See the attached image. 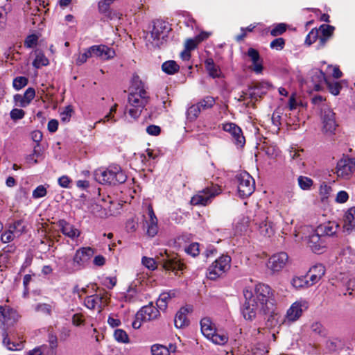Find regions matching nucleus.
<instances>
[{
    "label": "nucleus",
    "instance_id": "13d9d810",
    "mask_svg": "<svg viewBox=\"0 0 355 355\" xmlns=\"http://www.w3.org/2000/svg\"><path fill=\"white\" fill-rule=\"evenodd\" d=\"M49 63L48 59L43 55H37L33 61V66L40 68L41 66H46Z\"/></svg>",
    "mask_w": 355,
    "mask_h": 355
},
{
    "label": "nucleus",
    "instance_id": "a18cd8bd",
    "mask_svg": "<svg viewBox=\"0 0 355 355\" xmlns=\"http://www.w3.org/2000/svg\"><path fill=\"white\" fill-rule=\"evenodd\" d=\"M298 184L304 190L309 189L313 184V180L307 177L300 176L298 178Z\"/></svg>",
    "mask_w": 355,
    "mask_h": 355
},
{
    "label": "nucleus",
    "instance_id": "39448f33",
    "mask_svg": "<svg viewBox=\"0 0 355 355\" xmlns=\"http://www.w3.org/2000/svg\"><path fill=\"white\" fill-rule=\"evenodd\" d=\"M221 189L218 185H211L205 189L199 191L197 194L194 195L191 200V203L196 206H206L211 203L212 199L215 196L220 194Z\"/></svg>",
    "mask_w": 355,
    "mask_h": 355
},
{
    "label": "nucleus",
    "instance_id": "f704fd0d",
    "mask_svg": "<svg viewBox=\"0 0 355 355\" xmlns=\"http://www.w3.org/2000/svg\"><path fill=\"white\" fill-rule=\"evenodd\" d=\"M187 310L184 308L180 309V310L176 313L174 323L177 328L183 327L187 323Z\"/></svg>",
    "mask_w": 355,
    "mask_h": 355
},
{
    "label": "nucleus",
    "instance_id": "5701e85b",
    "mask_svg": "<svg viewBox=\"0 0 355 355\" xmlns=\"http://www.w3.org/2000/svg\"><path fill=\"white\" fill-rule=\"evenodd\" d=\"M339 227L338 224L335 221H329L323 224H320L315 230L320 236L326 237L327 239L329 236H334L338 231Z\"/></svg>",
    "mask_w": 355,
    "mask_h": 355
},
{
    "label": "nucleus",
    "instance_id": "72a5a7b5",
    "mask_svg": "<svg viewBox=\"0 0 355 355\" xmlns=\"http://www.w3.org/2000/svg\"><path fill=\"white\" fill-rule=\"evenodd\" d=\"M180 67L174 60H168L162 65V69L167 74H174L179 71Z\"/></svg>",
    "mask_w": 355,
    "mask_h": 355
},
{
    "label": "nucleus",
    "instance_id": "69168bd1",
    "mask_svg": "<svg viewBox=\"0 0 355 355\" xmlns=\"http://www.w3.org/2000/svg\"><path fill=\"white\" fill-rule=\"evenodd\" d=\"M35 96V91L32 87H28L23 95V98L27 101L28 105Z\"/></svg>",
    "mask_w": 355,
    "mask_h": 355
},
{
    "label": "nucleus",
    "instance_id": "0eeeda50",
    "mask_svg": "<svg viewBox=\"0 0 355 355\" xmlns=\"http://www.w3.org/2000/svg\"><path fill=\"white\" fill-rule=\"evenodd\" d=\"M321 120L322 132L327 135H334L338 124L336 119V114L327 105H324L321 109Z\"/></svg>",
    "mask_w": 355,
    "mask_h": 355
},
{
    "label": "nucleus",
    "instance_id": "e2e57ef3",
    "mask_svg": "<svg viewBox=\"0 0 355 355\" xmlns=\"http://www.w3.org/2000/svg\"><path fill=\"white\" fill-rule=\"evenodd\" d=\"M46 195V189L43 185H40L36 187L33 191V198H40Z\"/></svg>",
    "mask_w": 355,
    "mask_h": 355
},
{
    "label": "nucleus",
    "instance_id": "c03bdc74",
    "mask_svg": "<svg viewBox=\"0 0 355 355\" xmlns=\"http://www.w3.org/2000/svg\"><path fill=\"white\" fill-rule=\"evenodd\" d=\"M153 355H169L168 349L161 345H154L151 347Z\"/></svg>",
    "mask_w": 355,
    "mask_h": 355
},
{
    "label": "nucleus",
    "instance_id": "c85d7f7f",
    "mask_svg": "<svg viewBox=\"0 0 355 355\" xmlns=\"http://www.w3.org/2000/svg\"><path fill=\"white\" fill-rule=\"evenodd\" d=\"M130 92H137L143 94V95L148 94L144 88V83L140 79L137 74H134L131 80Z\"/></svg>",
    "mask_w": 355,
    "mask_h": 355
},
{
    "label": "nucleus",
    "instance_id": "bb28decb",
    "mask_svg": "<svg viewBox=\"0 0 355 355\" xmlns=\"http://www.w3.org/2000/svg\"><path fill=\"white\" fill-rule=\"evenodd\" d=\"M343 220L345 232L349 233L355 229V207L349 208L345 212Z\"/></svg>",
    "mask_w": 355,
    "mask_h": 355
},
{
    "label": "nucleus",
    "instance_id": "052dcab7",
    "mask_svg": "<svg viewBox=\"0 0 355 355\" xmlns=\"http://www.w3.org/2000/svg\"><path fill=\"white\" fill-rule=\"evenodd\" d=\"M268 352L263 344H258L252 349V355H266Z\"/></svg>",
    "mask_w": 355,
    "mask_h": 355
},
{
    "label": "nucleus",
    "instance_id": "a19ab883",
    "mask_svg": "<svg viewBox=\"0 0 355 355\" xmlns=\"http://www.w3.org/2000/svg\"><path fill=\"white\" fill-rule=\"evenodd\" d=\"M114 338L120 343H127L129 342V338L127 333L121 329H117L114 332Z\"/></svg>",
    "mask_w": 355,
    "mask_h": 355
},
{
    "label": "nucleus",
    "instance_id": "c9c22d12",
    "mask_svg": "<svg viewBox=\"0 0 355 355\" xmlns=\"http://www.w3.org/2000/svg\"><path fill=\"white\" fill-rule=\"evenodd\" d=\"M215 98L210 96H207L201 99L196 104L200 108V112L211 108L215 105Z\"/></svg>",
    "mask_w": 355,
    "mask_h": 355
},
{
    "label": "nucleus",
    "instance_id": "4be33fe9",
    "mask_svg": "<svg viewBox=\"0 0 355 355\" xmlns=\"http://www.w3.org/2000/svg\"><path fill=\"white\" fill-rule=\"evenodd\" d=\"M57 225L62 233L72 240L78 238L80 235V231L65 220H59Z\"/></svg>",
    "mask_w": 355,
    "mask_h": 355
},
{
    "label": "nucleus",
    "instance_id": "58836bf2",
    "mask_svg": "<svg viewBox=\"0 0 355 355\" xmlns=\"http://www.w3.org/2000/svg\"><path fill=\"white\" fill-rule=\"evenodd\" d=\"M292 284L297 288H301L304 287H308L312 286L310 281L306 279V277H297L293 279Z\"/></svg>",
    "mask_w": 355,
    "mask_h": 355
},
{
    "label": "nucleus",
    "instance_id": "2f4dec72",
    "mask_svg": "<svg viewBox=\"0 0 355 355\" xmlns=\"http://www.w3.org/2000/svg\"><path fill=\"white\" fill-rule=\"evenodd\" d=\"M174 296V293L168 292L161 293L156 303L158 309L165 310L167 307L168 302Z\"/></svg>",
    "mask_w": 355,
    "mask_h": 355
},
{
    "label": "nucleus",
    "instance_id": "79ce46f5",
    "mask_svg": "<svg viewBox=\"0 0 355 355\" xmlns=\"http://www.w3.org/2000/svg\"><path fill=\"white\" fill-rule=\"evenodd\" d=\"M329 92L334 96L339 94L342 86L339 82L327 80L326 83Z\"/></svg>",
    "mask_w": 355,
    "mask_h": 355
},
{
    "label": "nucleus",
    "instance_id": "7ed1b4c3",
    "mask_svg": "<svg viewBox=\"0 0 355 355\" xmlns=\"http://www.w3.org/2000/svg\"><path fill=\"white\" fill-rule=\"evenodd\" d=\"M200 326L202 334L213 343L224 345L227 342L228 337L225 334L216 332L210 318H202L200 321Z\"/></svg>",
    "mask_w": 355,
    "mask_h": 355
},
{
    "label": "nucleus",
    "instance_id": "6e6d98bb",
    "mask_svg": "<svg viewBox=\"0 0 355 355\" xmlns=\"http://www.w3.org/2000/svg\"><path fill=\"white\" fill-rule=\"evenodd\" d=\"M141 262L144 266H145L147 268L152 270H155L157 267L155 260L153 258L144 257L142 258Z\"/></svg>",
    "mask_w": 355,
    "mask_h": 355
},
{
    "label": "nucleus",
    "instance_id": "423d86ee",
    "mask_svg": "<svg viewBox=\"0 0 355 355\" xmlns=\"http://www.w3.org/2000/svg\"><path fill=\"white\" fill-rule=\"evenodd\" d=\"M267 213L260 210L256 213L253 219V223L260 234L270 237L275 234L273 223L268 220Z\"/></svg>",
    "mask_w": 355,
    "mask_h": 355
},
{
    "label": "nucleus",
    "instance_id": "6e6552de",
    "mask_svg": "<svg viewBox=\"0 0 355 355\" xmlns=\"http://www.w3.org/2000/svg\"><path fill=\"white\" fill-rule=\"evenodd\" d=\"M238 193L240 197L247 198L252 194L255 189V182L252 177L244 172L236 176Z\"/></svg>",
    "mask_w": 355,
    "mask_h": 355
},
{
    "label": "nucleus",
    "instance_id": "ea45409f",
    "mask_svg": "<svg viewBox=\"0 0 355 355\" xmlns=\"http://www.w3.org/2000/svg\"><path fill=\"white\" fill-rule=\"evenodd\" d=\"M200 110L197 104L190 106L187 111V119L190 121H194L200 113Z\"/></svg>",
    "mask_w": 355,
    "mask_h": 355
},
{
    "label": "nucleus",
    "instance_id": "2eb2a0df",
    "mask_svg": "<svg viewBox=\"0 0 355 355\" xmlns=\"http://www.w3.org/2000/svg\"><path fill=\"white\" fill-rule=\"evenodd\" d=\"M309 307L308 302L306 300H299L293 303L286 312V318L289 322L297 320L302 315L303 312Z\"/></svg>",
    "mask_w": 355,
    "mask_h": 355
},
{
    "label": "nucleus",
    "instance_id": "473e14b6",
    "mask_svg": "<svg viewBox=\"0 0 355 355\" xmlns=\"http://www.w3.org/2000/svg\"><path fill=\"white\" fill-rule=\"evenodd\" d=\"M309 329L311 334L314 336H325L327 334L325 328L318 321L311 322Z\"/></svg>",
    "mask_w": 355,
    "mask_h": 355
},
{
    "label": "nucleus",
    "instance_id": "7c9ffc66",
    "mask_svg": "<svg viewBox=\"0 0 355 355\" xmlns=\"http://www.w3.org/2000/svg\"><path fill=\"white\" fill-rule=\"evenodd\" d=\"M3 344L7 347L9 350H21L24 348V343L23 341L19 342H11L10 339L8 338V335L6 331L3 333Z\"/></svg>",
    "mask_w": 355,
    "mask_h": 355
},
{
    "label": "nucleus",
    "instance_id": "ddd939ff",
    "mask_svg": "<svg viewBox=\"0 0 355 355\" xmlns=\"http://www.w3.org/2000/svg\"><path fill=\"white\" fill-rule=\"evenodd\" d=\"M109 299L107 294H94L86 297L84 304L89 309H98V312H101L103 307L107 304Z\"/></svg>",
    "mask_w": 355,
    "mask_h": 355
},
{
    "label": "nucleus",
    "instance_id": "393cba45",
    "mask_svg": "<svg viewBox=\"0 0 355 355\" xmlns=\"http://www.w3.org/2000/svg\"><path fill=\"white\" fill-rule=\"evenodd\" d=\"M129 106H137L144 108L149 101L148 94L143 95L137 92H130L128 95Z\"/></svg>",
    "mask_w": 355,
    "mask_h": 355
},
{
    "label": "nucleus",
    "instance_id": "dca6fc26",
    "mask_svg": "<svg viewBox=\"0 0 355 355\" xmlns=\"http://www.w3.org/2000/svg\"><path fill=\"white\" fill-rule=\"evenodd\" d=\"M308 244L313 252L320 254L327 248V240L326 237L320 236L314 230L309 236Z\"/></svg>",
    "mask_w": 355,
    "mask_h": 355
},
{
    "label": "nucleus",
    "instance_id": "4468645a",
    "mask_svg": "<svg viewBox=\"0 0 355 355\" xmlns=\"http://www.w3.org/2000/svg\"><path fill=\"white\" fill-rule=\"evenodd\" d=\"M270 84L266 81L252 82L248 87L249 98L258 101L265 95L270 87Z\"/></svg>",
    "mask_w": 355,
    "mask_h": 355
},
{
    "label": "nucleus",
    "instance_id": "a878e982",
    "mask_svg": "<svg viewBox=\"0 0 355 355\" xmlns=\"http://www.w3.org/2000/svg\"><path fill=\"white\" fill-rule=\"evenodd\" d=\"M325 268L321 264H315L310 268L307 276L309 277L311 284L313 285L317 283L324 275Z\"/></svg>",
    "mask_w": 355,
    "mask_h": 355
},
{
    "label": "nucleus",
    "instance_id": "1a4fd4ad",
    "mask_svg": "<svg viewBox=\"0 0 355 355\" xmlns=\"http://www.w3.org/2000/svg\"><path fill=\"white\" fill-rule=\"evenodd\" d=\"M171 30L168 24L162 20H156L153 22V28L151 31L152 43L155 46L159 47L168 36Z\"/></svg>",
    "mask_w": 355,
    "mask_h": 355
},
{
    "label": "nucleus",
    "instance_id": "4c0bfd02",
    "mask_svg": "<svg viewBox=\"0 0 355 355\" xmlns=\"http://www.w3.org/2000/svg\"><path fill=\"white\" fill-rule=\"evenodd\" d=\"M342 261L347 263L355 264V252L351 248H347L342 252Z\"/></svg>",
    "mask_w": 355,
    "mask_h": 355
},
{
    "label": "nucleus",
    "instance_id": "774afa93",
    "mask_svg": "<svg viewBox=\"0 0 355 355\" xmlns=\"http://www.w3.org/2000/svg\"><path fill=\"white\" fill-rule=\"evenodd\" d=\"M146 132L150 135L157 136L160 134L161 128L158 125H150L146 128Z\"/></svg>",
    "mask_w": 355,
    "mask_h": 355
},
{
    "label": "nucleus",
    "instance_id": "864d4df0",
    "mask_svg": "<svg viewBox=\"0 0 355 355\" xmlns=\"http://www.w3.org/2000/svg\"><path fill=\"white\" fill-rule=\"evenodd\" d=\"M143 109V107L137 106H130V107L127 108V112L132 119H137L141 115Z\"/></svg>",
    "mask_w": 355,
    "mask_h": 355
},
{
    "label": "nucleus",
    "instance_id": "f3484780",
    "mask_svg": "<svg viewBox=\"0 0 355 355\" xmlns=\"http://www.w3.org/2000/svg\"><path fill=\"white\" fill-rule=\"evenodd\" d=\"M288 260V256L286 252L275 254L269 259L268 267L272 272H279L284 268Z\"/></svg>",
    "mask_w": 355,
    "mask_h": 355
},
{
    "label": "nucleus",
    "instance_id": "338daca9",
    "mask_svg": "<svg viewBox=\"0 0 355 355\" xmlns=\"http://www.w3.org/2000/svg\"><path fill=\"white\" fill-rule=\"evenodd\" d=\"M249 58H250L252 63H255L260 60V55L257 50L250 48L247 53Z\"/></svg>",
    "mask_w": 355,
    "mask_h": 355
},
{
    "label": "nucleus",
    "instance_id": "6ab92c4d",
    "mask_svg": "<svg viewBox=\"0 0 355 355\" xmlns=\"http://www.w3.org/2000/svg\"><path fill=\"white\" fill-rule=\"evenodd\" d=\"M223 129L224 131L231 134L236 145L243 146L245 144V137L243 135L241 128L237 125L234 123H227L223 124Z\"/></svg>",
    "mask_w": 355,
    "mask_h": 355
},
{
    "label": "nucleus",
    "instance_id": "37998d69",
    "mask_svg": "<svg viewBox=\"0 0 355 355\" xmlns=\"http://www.w3.org/2000/svg\"><path fill=\"white\" fill-rule=\"evenodd\" d=\"M93 57V53H92L91 46L87 49H85V52L80 53L77 60L76 64L81 65L85 63L88 58Z\"/></svg>",
    "mask_w": 355,
    "mask_h": 355
},
{
    "label": "nucleus",
    "instance_id": "412c9836",
    "mask_svg": "<svg viewBox=\"0 0 355 355\" xmlns=\"http://www.w3.org/2000/svg\"><path fill=\"white\" fill-rule=\"evenodd\" d=\"M148 216L145 225L146 234L150 237H154L158 232L157 218L150 205L148 207Z\"/></svg>",
    "mask_w": 355,
    "mask_h": 355
},
{
    "label": "nucleus",
    "instance_id": "aec40b11",
    "mask_svg": "<svg viewBox=\"0 0 355 355\" xmlns=\"http://www.w3.org/2000/svg\"><path fill=\"white\" fill-rule=\"evenodd\" d=\"M159 315V311L157 308L150 304L143 306L137 313V318L142 321H150L156 319Z\"/></svg>",
    "mask_w": 355,
    "mask_h": 355
},
{
    "label": "nucleus",
    "instance_id": "5fc2aeb1",
    "mask_svg": "<svg viewBox=\"0 0 355 355\" xmlns=\"http://www.w3.org/2000/svg\"><path fill=\"white\" fill-rule=\"evenodd\" d=\"M17 236L14 234L12 230L8 227V230L3 232L1 236V240L3 243H9L13 241Z\"/></svg>",
    "mask_w": 355,
    "mask_h": 355
},
{
    "label": "nucleus",
    "instance_id": "680f3d73",
    "mask_svg": "<svg viewBox=\"0 0 355 355\" xmlns=\"http://www.w3.org/2000/svg\"><path fill=\"white\" fill-rule=\"evenodd\" d=\"M285 45V41L283 38L279 37L275 39L270 42V46L271 49L276 50H282Z\"/></svg>",
    "mask_w": 355,
    "mask_h": 355
},
{
    "label": "nucleus",
    "instance_id": "cd10ccee",
    "mask_svg": "<svg viewBox=\"0 0 355 355\" xmlns=\"http://www.w3.org/2000/svg\"><path fill=\"white\" fill-rule=\"evenodd\" d=\"M8 227L18 238L26 232L27 222L24 219L16 220L12 223L9 224Z\"/></svg>",
    "mask_w": 355,
    "mask_h": 355
},
{
    "label": "nucleus",
    "instance_id": "f257e3e1",
    "mask_svg": "<svg viewBox=\"0 0 355 355\" xmlns=\"http://www.w3.org/2000/svg\"><path fill=\"white\" fill-rule=\"evenodd\" d=\"M245 302L241 311L245 320H252L257 313L266 314L272 313L274 300L270 287L263 284L256 286L253 293L248 288L243 290Z\"/></svg>",
    "mask_w": 355,
    "mask_h": 355
},
{
    "label": "nucleus",
    "instance_id": "c756f323",
    "mask_svg": "<svg viewBox=\"0 0 355 355\" xmlns=\"http://www.w3.org/2000/svg\"><path fill=\"white\" fill-rule=\"evenodd\" d=\"M205 68L209 73V75L215 78H219L221 76V71L218 66L216 65L212 58H208L205 62Z\"/></svg>",
    "mask_w": 355,
    "mask_h": 355
},
{
    "label": "nucleus",
    "instance_id": "4d7b16f0",
    "mask_svg": "<svg viewBox=\"0 0 355 355\" xmlns=\"http://www.w3.org/2000/svg\"><path fill=\"white\" fill-rule=\"evenodd\" d=\"M286 31V26L284 24H278L270 31V35L276 37L282 35Z\"/></svg>",
    "mask_w": 355,
    "mask_h": 355
},
{
    "label": "nucleus",
    "instance_id": "603ef678",
    "mask_svg": "<svg viewBox=\"0 0 355 355\" xmlns=\"http://www.w3.org/2000/svg\"><path fill=\"white\" fill-rule=\"evenodd\" d=\"M38 37L35 35H30L26 37L24 41V46L26 48L31 49L35 46L37 44Z\"/></svg>",
    "mask_w": 355,
    "mask_h": 355
},
{
    "label": "nucleus",
    "instance_id": "0e129e2a",
    "mask_svg": "<svg viewBox=\"0 0 355 355\" xmlns=\"http://www.w3.org/2000/svg\"><path fill=\"white\" fill-rule=\"evenodd\" d=\"M10 115L12 120L16 121L21 119L25 115V112L21 109L15 108L11 110Z\"/></svg>",
    "mask_w": 355,
    "mask_h": 355
},
{
    "label": "nucleus",
    "instance_id": "09e8293b",
    "mask_svg": "<svg viewBox=\"0 0 355 355\" xmlns=\"http://www.w3.org/2000/svg\"><path fill=\"white\" fill-rule=\"evenodd\" d=\"M28 84V79L24 76H18L13 80V87L19 90Z\"/></svg>",
    "mask_w": 355,
    "mask_h": 355
},
{
    "label": "nucleus",
    "instance_id": "a211bd4d",
    "mask_svg": "<svg viewBox=\"0 0 355 355\" xmlns=\"http://www.w3.org/2000/svg\"><path fill=\"white\" fill-rule=\"evenodd\" d=\"M93 57L99 58L101 60H110L116 55L114 49L104 44L93 45L91 46Z\"/></svg>",
    "mask_w": 355,
    "mask_h": 355
},
{
    "label": "nucleus",
    "instance_id": "bf43d9fd",
    "mask_svg": "<svg viewBox=\"0 0 355 355\" xmlns=\"http://www.w3.org/2000/svg\"><path fill=\"white\" fill-rule=\"evenodd\" d=\"M73 108L71 105L64 107V110L60 113L61 120L64 122H68L70 120Z\"/></svg>",
    "mask_w": 355,
    "mask_h": 355
},
{
    "label": "nucleus",
    "instance_id": "9d476101",
    "mask_svg": "<svg viewBox=\"0 0 355 355\" xmlns=\"http://www.w3.org/2000/svg\"><path fill=\"white\" fill-rule=\"evenodd\" d=\"M355 171V158L344 157L340 159L336 166V174L338 178L349 180Z\"/></svg>",
    "mask_w": 355,
    "mask_h": 355
},
{
    "label": "nucleus",
    "instance_id": "b1692460",
    "mask_svg": "<svg viewBox=\"0 0 355 355\" xmlns=\"http://www.w3.org/2000/svg\"><path fill=\"white\" fill-rule=\"evenodd\" d=\"M162 266L166 270L174 272L175 275L178 271L184 269V264L177 257H169L168 255H166V258L163 259Z\"/></svg>",
    "mask_w": 355,
    "mask_h": 355
},
{
    "label": "nucleus",
    "instance_id": "20e7f679",
    "mask_svg": "<svg viewBox=\"0 0 355 355\" xmlns=\"http://www.w3.org/2000/svg\"><path fill=\"white\" fill-rule=\"evenodd\" d=\"M231 257L228 255H222L215 260L208 268L207 277L215 280L221 277L230 268Z\"/></svg>",
    "mask_w": 355,
    "mask_h": 355
},
{
    "label": "nucleus",
    "instance_id": "f03ea898",
    "mask_svg": "<svg viewBox=\"0 0 355 355\" xmlns=\"http://www.w3.org/2000/svg\"><path fill=\"white\" fill-rule=\"evenodd\" d=\"M94 179L103 184H122L126 181L127 176L118 165L110 166L106 169L96 170Z\"/></svg>",
    "mask_w": 355,
    "mask_h": 355
},
{
    "label": "nucleus",
    "instance_id": "8fccbe9b",
    "mask_svg": "<svg viewBox=\"0 0 355 355\" xmlns=\"http://www.w3.org/2000/svg\"><path fill=\"white\" fill-rule=\"evenodd\" d=\"M319 37V31L315 28L312 29L307 35L305 43L308 45H311L314 43Z\"/></svg>",
    "mask_w": 355,
    "mask_h": 355
},
{
    "label": "nucleus",
    "instance_id": "49530a36",
    "mask_svg": "<svg viewBox=\"0 0 355 355\" xmlns=\"http://www.w3.org/2000/svg\"><path fill=\"white\" fill-rule=\"evenodd\" d=\"M318 31H319V33H321L320 35L331 37L334 33V27L328 24H322Z\"/></svg>",
    "mask_w": 355,
    "mask_h": 355
},
{
    "label": "nucleus",
    "instance_id": "e433bc0d",
    "mask_svg": "<svg viewBox=\"0 0 355 355\" xmlns=\"http://www.w3.org/2000/svg\"><path fill=\"white\" fill-rule=\"evenodd\" d=\"M34 310L36 312L42 313L43 315L51 316L53 310V306L46 303H38L34 306Z\"/></svg>",
    "mask_w": 355,
    "mask_h": 355
},
{
    "label": "nucleus",
    "instance_id": "de8ad7c7",
    "mask_svg": "<svg viewBox=\"0 0 355 355\" xmlns=\"http://www.w3.org/2000/svg\"><path fill=\"white\" fill-rule=\"evenodd\" d=\"M303 152V149H297L295 148L291 147L289 150V156L291 159L295 160L299 163L303 159L301 154V153Z\"/></svg>",
    "mask_w": 355,
    "mask_h": 355
},
{
    "label": "nucleus",
    "instance_id": "f8f14e48",
    "mask_svg": "<svg viewBox=\"0 0 355 355\" xmlns=\"http://www.w3.org/2000/svg\"><path fill=\"white\" fill-rule=\"evenodd\" d=\"M94 254V250L90 247L81 248L76 250L73 258V266L76 270L84 268Z\"/></svg>",
    "mask_w": 355,
    "mask_h": 355
},
{
    "label": "nucleus",
    "instance_id": "9b49d317",
    "mask_svg": "<svg viewBox=\"0 0 355 355\" xmlns=\"http://www.w3.org/2000/svg\"><path fill=\"white\" fill-rule=\"evenodd\" d=\"M19 318L20 315L16 310L0 306V327L4 330L14 326Z\"/></svg>",
    "mask_w": 355,
    "mask_h": 355
},
{
    "label": "nucleus",
    "instance_id": "3c124183",
    "mask_svg": "<svg viewBox=\"0 0 355 355\" xmlns=\"http://www.w3.org/2000/svg\"><path fill=\"white\" fill-rule=\"evenodd\" d=\"M185 252L195 257L200 253L199 244L198 243H193L185 248Z\"/></svg>",
    "mask_w": 355,
    "mask_h": 355
}]
</instances>
